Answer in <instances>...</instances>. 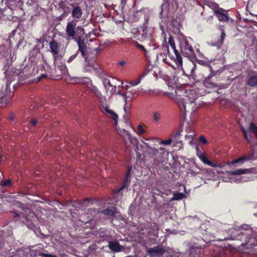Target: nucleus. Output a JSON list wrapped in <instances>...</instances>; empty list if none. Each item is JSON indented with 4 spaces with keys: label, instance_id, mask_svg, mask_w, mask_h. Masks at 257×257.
I'll return each instance as SVG.
<instances>
[{
    "label": "nucleus",
    "instance_id": "35",
    "mask_svg": "<svg viewBox=\"0 0 257 257\" xmlns=\"http://www.w3.org/2000/svg\"><path fill=\"white\" fill-rule=\"evenodd\" d=\"M225 37V32L223 29H222L221 35H220V39L219 41H218V42H216L215 45L217 47H220L223 44Z\"/></svg>",
    "mask_w": 257,
    "mask_h": 257
},
{
    "label": "nucleus",
    "instance_id": "37",
    "mask_svg": "<svg viewBox=\"0 0 257 257\" xmlns=\"http://www.w3.org/2000/svg\"><path fill=\"white\" fill-rule=\"evenodd\" d=\"M74 202L83 207H86L88 205L90 199L89 198H86L79 203H77L76 200H74Z\"/></svg>",
    "mask_w": 257,
    "mask_h": 257
},
{
    "label": "nucleus",
    "instance_id": "58",
    "mask_svg": "<svg viewBox=\"0 0 257 257\" xmlns=\"http://www.w3.org/2000/svg\"><path fill=\"white\" fill-rule=\"evenodd\" d=\"M186 138H187V137H188L189 139H192V136H191V135H189V136H188L187 135H186Z\"/></svg>",
    "mask_w": 257,
    "mask_h": 257
},
{
    "label": "nucleus",
    "instance_id": "10",
    "mask_svg": "<svg viewBox=\"0 0 257 257\" xmlns=\"http://www.w3.org/2000/svg\"><path fill=\"white\" fill-rule=\"evenodd\" d=\"M6 92L0 98V107H5L10 102L13 94L11 95L10 86L7 84L5 88Z\"/></svg>",
    "mask_w": 257,
    "mask_h": 257
},
{
    "label": "nucleus",
    "instance_id": "31",
    "mask_svg": "<svg viewBox=\"0 0 257 257\" xmlns=\"http://www.w3.org/2000/svg\"><path fill=\"white\" fill-rule=\"evenodd\" d=\"M253 158V155H250L249 157L243 156L241 158L235 159L231 162V164L240 163L242 164L244 161L249 160L252 159Z\"/></svg>",
    "mask_w": 257,
    "mask_h": 257
},
{
    "label": "nucleus",
    "instance_id": "34",
    "mask_svg": "<svg viewBox=\"0 0 257 257\" xmlns=\"http://www.w3.org/2000/svg\"><path fill=\"white\" fill-rule=\"evenodd\" d=\"M114 81L115 79L114 78H112L111 80L109 79H105L103 80V84L104 85H108L109 87L112 88V89H113L116 88V84H114Z\"/></svg>",
    "mask_w": 257,
    "mask_h": 257
},
{
    "label": "nucleus",
    "instance_id": "12",
    "mask_svg": "<svg viewBox=\"0 0 257 257\" xmlns=\"http://www.w3.org/2000/svg\"><path fill=\"white\" fill-rule=\"evenodd\" d=\"M76 22L74 20H72L67 24L66 32L69 38L74 39V37L76 34Z\"/></svg>",
    "mask_w": 257,
    "mask_h": 257
},
{
    "label": "nucleus",
    "instance_id": "4",
    "mask_svg": "<svg viewBox=\"0 0 257 257\" xmlns=\"http://www.w3.org/2000/svg\"><path fill=\"white\" fill-rule=\"evenodd\" d=\"M179 49L180 53L185 57H192L195 55L193 48L187 38L179 40Z\"/></svg>",
    "mask_w": 257,
    "mask_h": 257
},
{
    "label": "nucleus",
    "instance_id": "16",
    "mask_svg": "<svg viewBox=\"0 0 257 257\" xmlns=\"http://www.w3.org/2000/svg\"><path fill=\"white\" fill-rule=\"evenodd\" d=\"M225 11L222 8H219L214 11V14L219 21L227 22L228 21L227 14V13H225Z\"/></svg>",
    "mask_w": 257,
    "mask_h": 257
},
{
    "label": "nucleus",
    "instance_id": "29",
    "mask_svg": "<svg viewBox=\"0 0 257 257\" xmlns=\"http://www.w3.org/2000/svg\"><path fill=\"white\" fill-rule=\"evenodd\" d=\"M13 183L11 179L4 180L0 183V186L2 188H9L13 187Z\"/></svg>",
    "mask_w": 257,
    "mask_h": 257
},
{
    "label": "nucleus",
    "instance_id": "50",
    "mask_svg": "<svg viewBox=\"0 0 257 257\" xmlns=\"http://www.w3.org/2000/svg\"><path fill=\"white\" fill-rule=\"evenodd\" d=\"M180 135V134L179 132H177L174 135V139L176 140L177 142L179 141L178 138L179 137Z\"/></svg>",
    "mask_w": 257,
    "mask_h": 257
},
{
    "label": "nucleus",
    "instance_id": "3",
    "mask_svg": "<svg viewBox=\"0 0 257 257\" xmlns=\"http://www.w3.org/2000/svg\"><path fill=\"white\" fill-rule=\"evenodd\" d=\"M22 211L20 213L14 212V217L16 220H20L24 222L29 228H32L34 222L36 221L37 217L33 211L28 208L23 207Z\"/></svg>",
    "mask_w": 257,
    "mask_h": 257
},
{
    "label": "nucleus",
    "instance_id": "25",
    "mask_svg": "<svg viewBox=\"0 0 257 257\" xmlns=\"http://www.w3.org/2000/svg\"><path fill=\"white\" fill-rule=\"evenodd\" d=\"M130 182V178H125L122 182L121 187L119 189L115 190L114 191V193L117 194L124 189H126L127 191Z\"/></svg>",
    "mask_w": 257,
    "mask_h": 257
},
{
    "label": "nucleus",
    "instance_id": "51",
    "mask_svg": "<svg viewBox=\"0 0 257 257\" xmlns=\"http://www.w3.org/2000/svg\"><path fill=\"white\" fill-rule=\"evenodd\" d=\"M127 0H121V6L123 8L126 4Z\"/></svg>",
    "mask_w": 257,
    "mask_h": 257
},
{
    "label": "nucleus",
    "instance_id": "55",
    "mask_svg": "<svg viewBox=\"0 0 257 257\" xmlns=\"http://www.w3.org/2000/svg\"><path fill=\"white\" fill-rule=\"evenodd\" d=\"M160 150L161 151H165V149H164V148H162V147H160Z\"/></svg>",
    "mask_w": 257,
    "mask_h": 257
},
{
    "label": "nucleus",
    "instance_id": "54",
    "mask_svg": "<svg viewBox=\"0 0 257 257\" xmlns=\"http://www.w3.org/2000/svg\"><path fill=\"white\" fill-rule=\"evenodd\" d=\"M119 64L121 66H123L125 64V61H121L119 62Z\"/></svg>",
    "mask_w": 257,
    "mask_h": 257
},
{
    "label": "nucleus",
    "instance_id": "42",
    "mask_svg": "<svg viewBox=\"0 0 257 257\" xmlns=\"http://www.w3.org/2000/svg\"><path fill=\"white\" fill-rule=\"evenodd\" d=\"M141 79H140V78H138V79H137L136 80H132L130 82V84L132 85V86H136L138 84L140 83V81H141Z\"/></svg>",
    "mask_w": 257,
    "mask_h": 257
},
{
    "label": "nucleus",
    "instance_id": "19",
    "mask_svg": "<svg viewBox=\"0 0 257 257\" xmlns=\"http://www.w3.org/2000/svg\"><path fill=\"white\" fill-rule=\"evenodd\" d=\"M101 213L109 217H113L117 213V209L115 207L110 206L107 208L102 210Z\"/></svg>",
    "mask_w": 257,
    "mask_h": 257
},
{
    "label": "nucleus",
    "instance_id": "36",
    "mask_svg": "<svg viewBox=\"0 0 257 257\" xmlns=\"http://www.w3.org/2000/svg\"><path fill=\"white\" fill-rule=\"evenodd\" d=\"M185 197V195L182 193H174L171 201L181 200Z\"/></svg>",
    "mask_w": 257,
    "mask_h": 257
},
{
    "label": "nucleus",
    "instance_id": "41",
    "mask_svg": "<svg viewBox=\"0 0 257 257\" xmlns=\"http://www.w3.org/2000/svg\"><path fill=\"white\" fill-rule=\"evenodd\" d=\"M138 133L140 135L144 134L146 133V131L144 129L143 126L142 124H139L138 126Z\"/></svg>",
    "mask_w": 257,
    "mask_h": 257
},
{
    "label": "nucleus",
    "instance_id": "39",
    "mask_svg": "<svg viewBox=\"0 0 257 257\" xmlns=\"http://www.w3.org/2000/svg\"><path fill=\"white\" fill-rule=\"evenodd\" d=\"M166 236H169L170 234H177V231L176 230H170V229H166Z\"/></svg>",
    "mask_w": 257,
    "mask_h": 257
},
{
    "label": "nucleus",
    "instance_id": "59",
    "mask_svg": "<svg viewBox=\"0 0 257 257\" xmlns=\"http://www.w3.org/2000/svg\"><path fill=\"white\" fill-rule=\"evenodd\" d=\"M162 13H163V9H162L161 12V13H160V15H161V17H162Z\"/></svg>",
    "mask_w": 257,
    "mask_h": 257
},
{
    "label": "nucleus",
    "instance_id": "38",
    "mask_svg": "<svg viewBox=\"0 0 257 257\" xmlns=\"http://www.w3.org/2000/svg\"><path fill=\"white\" fill-rule=\"evenodd\" d=\"M149 153L154 157H158L159 154L158 150L155 148H150Z\"/></svg>",
    "mask_w": 257,
    "mask_h": 257
},
{
    "label": "nucleus",
    "instance_id": "18",
    "mask_svg": "<svg viewBox=\"0 0 257 257\" xmlns=\"http://www.w3.org/2000/svg\"><path fill=\"white\" fill-rule=\"evenodd\" d=\"M208 68L210 71L211 73L204 80V84L207 87H215L216 85L214 82L211 81V78L215 74V73L213 72L210 66H209Z\"/></svg>",
    "mask_w": 257,
    "mask_h": 257
},
{
    "label": "nucleus",
    "instance_id": "11",
    "mask_svg": "<svg viewBox=\"0 0 257 257\" xmlns=\"http://www.w3.org/2000/svg\"><path fill=\"white\" fill-rule=\"evenodd\" d=\"M70 6L72 8L71 16L74 19H80L83 14V11L81 8L78 5L74 3L70 4Z\"/></svg>",
    "mask_w": 257,
    "mask_h": 257
},
{
    "label": "nucleus",
    "instance_id": "33",
    "mask_svg": "<svg viewBox=\"0 0 257 257\" xmlns=\"http://www.w3.org/2000/svg\"><path fill=\"white\" fill-rule=\"evenodd\" d=\"M133 44L138 50L143 52L145 54L147 53L148 51L144 45L141 44L136 41H135Z\"/></svg>",
    "mask_w": 257,
    "mask_h": 257
},
{
    "label": "nucleus",
    "instance_id": "22",
    "mask_svg": "<svg viewBox=\"0 0 257 257\" xmlns=\"http://www.w3.org/2000/svg\"><path fill=\"white\" fill-rule=\"evenodd\" d=\"M104 110L107 113V115L112 119L113 123L116 125L118 121V115L113 110L109 109L107 107L104 108Z\"/></svg>",
    "mask_w": 257,
    "mask_h": 257
},
{
    "label": "nucleus",
    "instance_id": "13",
    "mask_svg": "<svg viewBox=\"0 0 257 257\" xmlns=\"http://www.w3.org/2000/svg\"><path fill=\"white\" fill-rule=\"evenodd\" d=\"M197 156L199 157L200 160L205 164L208 165L211 167H218L221 168L223 167V165L217 163H214L211 161L209 160L206 157L205 154L204 153H197Z\"/></svg>",
    "mask_w": 257,
    "mask_h": 257
},
{
    "label": "nucleus",
    "instance_id": "48",
    "mask_svg": "<svg viewBox=\"0 0 257 257\" xmlns=\"http://www.w3.org/2000/svg\"><path fill=\"white\" fill-rule=\"evenodd\" d=\"M37 122L38 121L36 119H33L30 121V123L32 126H35Z\"/></svg>",
    "mask_w": 257,
    "mask_h": 257
},
{
    "label": "nucleus",
    "instance_id": "24",
    "mask_svg": "<svg viewBox=\"0 0 257 257\" xmlns=\"http://www.w3.org/2000/svg\"><path fill=\"white\" fill-rule=\"evenodd\" d=\"M246 9L252 14L251 11L257 9V0H248L246 6Z\"/></svg>",
    "mask_w": 257,
    "mask_h": 257
},
{
    "label": "nucleus",
    "instance_id": "14",
    "mask_svg": "<svg viewBox=\"0 0 257 257\" xmlns=\"http://www.w3.org/2000/svg\"><path fill=\"white\" fill-rule=\"evenodd\" d=\"M1 254L3 257H14L15 253L11 251V247L5 242H3V245L1 247Z\"/></svg>",
    "mask_w": 257,
    "mask_h": 257
},
{
    "label": "nucleus",
    "instance_id": "45",
    "mask_svg": "<svg viewBox=\"0 0 257 257\" xmlns=\"http://www.w3.org/2000/svg\"><path fill=\"white\" fill-rule=\"evenodd\" d=\"M77 55H77V53H76L75 54H74V55H73L71 56L69 58V59H68V60L67 62H68V63H70V62H72V61H73V60H74V59L77 57Z\"/></svg>",
    "mask_w": 257,
    "mask_h": 257
},
{
    "label": "nucleus",
    "instance_id": "52",
    "mask_svg": "<svg viewBox=\"0 0 257 257\" xmlns=\"http://www.w3.org/2000/svg\"><path fill=\"white\" fill-rule=\"evenodd\" d=\"M147 73L148 72H146V71H144L143 73L140 76L139 78L142 79L143 78L146 76Z\"/></svg>",
    "mask_w": 257,
    "mask_h": 257
},
{
    "label": "nucleus",
    "instance_id": "30",
    "mask_svg": "<svg viewBox=\"0 0 257 257\" xmlns=\"http://www.w3.org/2000/svg\"><path fill=\"white\" fill-rule=\"evenodd\" d=\"M250 172L248 169H239L234 171H231L229 174L232 175H238Z\"/></svg>",
    "mask_w": 257,
    "mask_h": 257
},
{
    "label": "nucleus",
    "instance_id": "26",
    "mask_svg": "<svg viewBox=\"0 0 257 257\" xmlns=\"http://www.w3.org/2000/svg\"><path fill=\"white\" fill-rule=\"evenodd\" d=\"M162 36L164 39V43L162 44V50L163 51V53L165 55H170L169 49V44L166 42V36L164 32H162Z\"/></svg>",
    "mask_w": 257,
    "mask_h": 257
},
{
    "label": "nucleus",
    "instance_id": "23",
    "mask_svg": "<svg viewBox=\"0 0 257 257\" xmlns=\"http://www.w3.org/2000/svg\"><path fill=\"white\" fill-rule=\"evenodd\" d=\"M109 248L112 251L119 252L121 250V245L118 241H109Z\"/></svg>",
    "mask_w": 257,
    "mask_h": 257
},
{
    "label": "nucleus",
    "instance_id": "56",
    "mask_svg": "<svg viewBox=\"0 0 257 257\" xmlns=\"http://www.w3.org/2000/svg\"><path fill=\"white\" fill-rule=\"evenodd\" d=\"M37 42L39 43L41 42V39H37Z\"/></svg>",
    "mask_w": 257,
    "mask_h": 257
},
{
    "label": "nucleus",
    "instance_id": "60",
    "mask_svg": "<svg viewBox=\"0 0 257 257\" xmlns=\"http://www.w3.org/2000/svg\"><path fill=\"white\" fill-rule=\"evenodd\" d=\"M41 69L42 70V69H43V68H44V66H41Z\"/></svg>",
    "mask_w": 257,
    "mask_h": 257
},
{
    "label": "nucleus",
    "instance_id": "46",
    "mask_svg": "<svg viewBox=\"0 0 257 257\" xmlns=\"http://www.w3.org/2000/svg\"><path fill=\"white\" fill-rule=\"evenodd\" d=\"M130 106H131V105L130 104H128L127 103H125V104L124 106V110L126 113H127L130 110Z\"/></svg>",
    "mask_w": 257,
    "mask_h": 257
},
{
    "label": "nucleus",
    "instance_id": "27",
    "mask_svg": "<svg viewBox=\"0 0 257 257\" xmlns=\"http://www.w3.org/2000/svg\"><path fill=\"white\" fill-rule=\"evenodd\" d=\"M150 232H152V235L156 237H158V232L159 227L158 224L156 223H151L150 225Z\"/></svg>",
    "mask_w": 257,
    "mask_h": 257
},
{
    "label": "nucleus",
    "instance_id": "53",
    "mask_svg": "<svg viewBox=\"0 0 257 257\" xmlns=\"http://www.w3.org/2000/svg\"><path fill=\"white\" fill-rule=\"evenodd\" d=\"M8 118L10 120H13L14 119V115L13 113H11L8 117Z\"/></svg>",
    "mask_w": 257,
    "mask_h": 257
},
{
    "label": "nucleus",
    "instance_id": "9",
    "mask_svg": "<svg viewBox=\"0 0 257 257\" xmlns=\"http://www.w3.org/2000/svg\"><path fill=\"white\" fill-rule=\"evenodd\" d=\"M248 132L243 127H240V130L243 133V136L247 142H249L250 141L251 137L250 136V132L254 134L255 138L257 139V127L255 126L254 123H250L248 127Z\"/></svg>",
    "mask_w": 257,
    "mask_h": 257
},
{
    "label": "nucleus",
    "instance_id": "7",
    "mask_svg": "<svg viewBox=\"0 0 257 257\" xmlns=\"http://www.w3.org/2000/svg\"><path fill=\"white\" fill-rule=\"evenodd\" d=\"M118 133L122 137L126 146L130 147L131 145H133L135 146L139 143L138 139L133 137L127 131L123 129L122 131L119 130Z\"/></svg>",
    "mask_w": 257,
    "mask_h": 257
},
{
    "label": "nucleus",
    "instance_id": "47",
    "mask_svg": "<svg viewBox=\"0 0 257 257\" xmlns=\"http://www.w3.org/2000/svg\"><path fill=\"white\" fill-rule=\"evenodd\" d=\"M199 141H200V142L202 143L203 144H205L207 143V140L206 139V138H205V137L203 136H201L199 138Z\"/></svg>",
    "mask_w": 257,
    "mask_h": 257
},
{
    "label": "nucleus",
    "instance_id": "17",
    "mask_svg": "<svg viewBox=\"0 0 257 257\" xmlns=\"http://www.w3.org/2000/svg\"><path fill=\"white\" fill-rule=\"evenodd\" d=\"M49 47L54 58H56L59 52L60 45L55 40H52L49 43Z\"/></svg>",
    "mask_w": 257,
    "mask_h": 257
},
{
    "label": "nucleus",
    "instance_id": "6",
    "mask_svg": "<svg viewBox=\"0 0 257 257\" xmlns=\"http://www.w3.org/2000/svg\"><path fill=\"white\" fill-rule=\"evenodd\" d=\"M185 93V97L179 99L178 102L181 110L184 112L186 111V104L188 103H192L197 97L194 90H189L186 91Z\"/></svg>",
    "mask_w": 257,
    "mask_h": 257
},
{
    "label": "nucleus",
    "instance_id": "32",
    "mask_svg": "<svg viewBox=\"0 0 257 257\" xmlns=\"http://www.w3.org/2000/svg\"><path fill=\"white\" fill-rule=\"evenodd\" d=\"M85 66L87 67V71H90L91 69L96 70L97 68L94 65V63L92 61L89 60L88 59L85 60Z\"/></svg>",
    "mask_w": 257,
    "mask_h": 257
},
{
    "label": "nucleus",
    "instance_id": "57",
    "mask_svg": "<svg viewBox=\"0 0 257 257\" xmlns=\"http://www.w3.org/2000/svg\"><path fill=\"white\" fill-rule=\"evenodd\" d=\"M95 89H96V94H99L100 93L99 90L97 89H96V88H95Z\"/></svg>",
    "mask_w": 257,
    "mask_h": 257
},
{
    "label": "nucleus",
    "instance_id": "21",
    "mask_svg": "<svg viewBox=\"0 0 257 257\" xmlns=\"http://www.w3.org/2000/svg\"><path fill=\"white\" fill-rule=\"evenodd\" d=\"M247 84L252 87H257V72H253V74L248 76Z\"/></svg>",
    "mask_w": 257,
    "mask_h": 257
},
{
    "label": "nucleus",
    "instance_id": "5",
    "mask_svg": "<svg viewBox=\"0 0 257 257\" xmlns=\"http://www.w3.org/2000/svg\"><path fill=\"white\" fill-rule=\"evenodd\" d=\"M38 67L36 65L33 64H28L19 73L20 77L22 79H25L35 77L38 74Z\"/></svg>",
    "mask_w": 257,
    "mask_h": 257
},
{
    "label": "nucleus",
    "instance_id": "28",
    "mask_svg": "<svg viewBox=\"0 0 257 257\" xmlns=\"http://www.w3.org/2000/svg\"><path fill=\"white\" fill-rule=\"evenodd\" d=\"M59 9L62 10L64 13L62 16L68 14L70 12V8L69 6H66L65 1L61 0L58 3Z\"/></svg>",
    "mask_w": 257,
    "mask_h": 257
},
{
    "label": "nucleus",
    "instance_id": "49",
    "mask_svg": "<svg viewBox=\"0 0 257 257\" xmlns=\"http://www.w3.org/2000/svg\"><path fill=\"white\" fill-rule=\"evenodd\" d=\"M47 77V75L45 74H41L40 76L37 77V78L38 79V80H41V79L43 78H46Z\"/></svg>",
    "mask_w": 257,
    "mask_h": 257
},
{
    "label": "nucleus",
    "instance_id": "40",
    "mask_svg": "<svg viewBox=\"0 0 257 257\" xmlns=\"http://www.w3.org/2000/svg\"><path fill=\"white\" fill-rule=\"evenodd\" d=\"M161 114L158 112H156L153 114V119L155 121H158L161 118Z\"/></svg>",
    "mask_w": 257,
    "mask_h": 257
},
{
    "label": "nucleus",
    "instance_id": "43",
    "mask_svg": "<svg viewBox=\"0 0 257 257\" xmlns=\"http://www.w3.org/2000/svg\"><path fill=\"white\" fill-rule=\"evenodd\" d=\"M172 139H168L167 140H165V141H162L161 142V144H164V145H169L170 144H171V143H172Z\"/></svg>",
    "mask_w": 257,
    "mask_h": 257
},
{
    "label": "nucleus",
    "instance_id": "44",
    "mask_svg": "<svg viewBox=\"0 0 257 257\" xmlns=\"http://www.w3.org/2000/svg\"><path fill=\"white\" fill-rule=\"evenodd\" d=\"M132 168L131 166L128 167L125 178H130V175H131V173L132 172Z\"/></svg>",
    "mask_w": 257,
    "mask_h": 257
},
{
    "label": "nucleus",
    "instance_id": "1",
    "mask_svg": "<svg viewBox=\"0 0 257 257\" xmlns=\"http://www.w3.org/2000/svg\"><path fill=\"white\" fill-rule=\"evenodd\" d=\"M135 17H144L145 22L142 26L139 27L137 30V32H139V34L141 35V37L138 39L141 41L146 40H153V35L154 33V28L149 23V17L146 14L145 10L142 9L138 11L135 14Z\"/></svg>",
    "mask_w": 257,
    "mask_h": 257
},
{
    "label": "nucleus",
    "instance_id": "8",
    "mask_svg": "<svg viewBox=\"0 0 257 257\" xmlns=\"http://www.w3.org/2000/svg\"><path fill=\"white\" fill-rule=\"evenodd\" d=\"M77 42L78 46V50L76 53L78 54L79 52H80L84 59L85 60L87 59L88 58V51L87 45L85 44L84 40L79 37Z\"/></svg>",
    "mask_w": 257,
    "mask_h": 257
},
{
    "label": "nucleus",
    "instance_id": "2",
    "mask_svg": "<svg viewBox=\"0 0 257 257\" xmlns=\"http://www.w3.org/2000/svg\"><path fill=\"white\" fill-rule=\"evenodd\" d=\"M168 44L170 46L171 48L173 49L174 53L175 54V56H170V58L171 60H173L176 64V67H175L174 65H172L171 64L167 62L166 61V60H165V62L166 63L168 64L169 65H170L172 68H173L174 69H180L181 68L183 70V73L184 75L186 76H189V75H192L193 74V72L195 70L196 65L194 64H192L191 68H190V73L189 74H186L185 72V71L182 68V58L180 54V53L179 51L176 49V44L175 41L173 38L172 36H170L168 39Z\"/></svg>",
    "mask_w": 257,
    "mask_h": 257
},
{
    "label": "nucleus",
    "instance_id": "15",
    "mask_svg": "<svg viewBox=\"0 0 257 257\" xmlns=\"http://www.w3.org/2000/svg\"><path fill=\"white\" fill-rule=\"evenodd\" d=\"M30 255L31 257H37L38 256L42 257H57L55 255L43 252V250L41 249H30Z\"/></svg>",
    "mask_w": 257,
    "mask_h": 257
},
{
    "label": "nucleus",
    "instance_id": "20",
    "mask_svg": "<svg viewBox=\"0 0 257 257\" xmlns=\"http://www.w3.org/2000/svg\"><path fill=\"white\" fill-rule=\"evenodd\" d=\"M149 252L154 255H161L165 252V249L161 246H156L149 249Z\"/></svg>",
    "mask_w": 257,
    "mask_h": 257
}]
</instances>
